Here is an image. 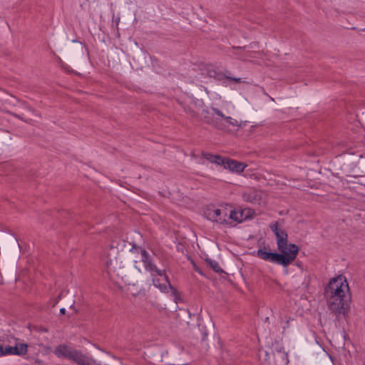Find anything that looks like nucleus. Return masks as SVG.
<instances>
[{
    "mask_svg": "<svg viewBox=\"0 0 365 365\" xmlns=\"http://www.w3.org/2000/svg\"><path fill=\"white\" fill-rule=\"evenodd\" d=\"M330 297L329 307L338 314L346 316L350 309L348 297L349 287L347 280L342 275L331 279L329 284Z\"/></svg>",
    "mask_w": 365,
    "mask_h": 365,
    "instance_id": "1",
    "label": "nucleus"
},
{
    "mask_svg": "<svg viewBox=\"0 0 365 365\" xmlns=\"http://www.w3.org/2000/svg\"><path fill=\"white\" fill-rule=\"evenodd\" d=\"M281 254L271 252L267 248L259 249L255 255L267 262L274 263L287 267L293 262L299 252L298 247L294 244H287V242L282 245V247H277Z\"/></svg>",
    "mask_w": 365,
    "mask_h": 365,
    "instance_id": "2",
    "label": "nucleus"
},
{
    "mask_svg": "<svg viewBox=\"0 0 365 365\" xmlns=\"http://www.w3.org/2000/svg\"><path fill=\"white\" fill-rule=\"evenodd\" d=\"M235 110V106L231 102H223L220 108L212 107L207 112L211 118L205 116L207 122L220 129L239 127V122L231 116Z\"/></svg>",
    "mask_w": 365,
    "mask_h": 365,
    "instance_id": "3",
    "label": "nucleus"
},
{
    "mask_svg": "<svg viewBox=\"0 0 365 365\" xmlns=\"http://www.w3.org/2000/svg\"><path fill=\"white\" fill-rule=\"evenodd\" d=\"M142 261L144 263L145 269L149 271L153 276V282L155 287L158 288L161 292H171L174 295L176 291L171 286L168 276L165 273V270L158 269L152 262V258L149 254L144 250L140 252Z\"/></svg>",
    "mask_w": 365,
    "mask_h": 365,
    "instance_id": "4",
    "label": "nucleus"
},
{
    "mask_svg": "<svg viewBox=\"0 0 365 365\" xmlns=\"http://www.w3.org/2000/svg\"><path fill=\"white\" fill-rule=\"evenodd\" d=\"M229 212H230V205L221 204L217 206L208 207L205 215L207 220L212 222L228 225Z\"/></svg>",
    "mask_w": 365,
    "mask_h": 365,
    "instance_id": "5",
    "label": "nucleus"
},
{
    "mask_svg": "<svg viewBox=\"0 0 365 365\" xmlns=\"http://www.w3.org/2000/svg\"><path fill=\"white\" fill-rule=\"evenodd\" d=\"M254 211L250 208L235 209L230 205V212L228 216V226H233L234 223H241L243 221L252 217Z\"/></svg>",
    "mask_w": 365,
    "mask_h": 365,
    "instance_id": "6",
    "label": "nucleus"
},
{
    "mask_svg": "<svg viewBox=\"0 0 365 365\" xmlns=\"http://www.w3.org/2000/svg\"><path fill=\"white\" fill-rule=\"evenodd\" d=\"M115 250L112 248L110 252L103 257V262L107 269V272L110 274L112 279H115V276L120 277V264L118 263L115 256Z\"/></svg>",
    "mask_w": 365,
    "mask_h": 365,
    "instance_id": "7",
    "label": "nucleus"
},
{
    "mask_svg": "<svg viewBox=\"0 0 365 365\" xmlns=\"http://www.w3.org/2000/svg\"><path fill=\"white\" fill-rule=\"evenodd\" d=\"M242 197L247 202L260 205L264 202L266 195L261 190L249 188L243 192Z\"/></svg>",
    "mask_w": 365,
    "mask_h": 365,
    "instance_id": "8",
    "label": "nucleus"
},
{
    "mask_svg": "<svg viewBox=\"0 0 365 365\" xmlns=\"http://www.w3.org/2000/svg\"><path fill=\"white\" fill-rule=\"evenodd\" d=\"M71 361L78 365H99L92 357L84 354L81 351L75 349Z\"/></svg>",
    "mask_w": 365,
    "mask_h": 365,
    "instance_id": "9",
    "label": "nucleus"
},
{
    "mask_svg": "<svg viewBox=\"0 0 365 365\" xmlns=\"http://www.w3.org/2000/svg\"><path fill=\"white\" fill-rule=\"evenodd\" d=\"M74 350L75 348L71 346L60 344L55 348L53 353L58 358L71 360Z\"/></svg>",
    "mask_w": 365,
    "mask_h": 365,
    "instance_id": "10",
    "label": "nucleus"
},
{
    "mask_svg": "<svg viewBox=\"0 0 365 365\" xmlns=\"http://www.w3.org/2000/svg\"><path fill=\"white\" fill-rule=\"evenodd\" d=\"M5 347L6 356H22L26 354L28 345L24 343H16L14 346H6Z\"/></svg>",
    "mask_w": 365,
    "mask_h": 365,
    "instance_id": "11",
    "label": "nucleus"
},
{
    "mask_svg": "<svg viewBox=\"0 0 365 365\" xmlns=\"http://www.w3.org/2000/svg\"><path fill=\"white\" fill-rule=\"evenodd\" d=\"M270 227L276 236L277 247H282V245L287 242V234L279 227L277 222L271 225Z\"/></svg>",
    "mask_w": 365,
    "mask_h": 365,
    "instance_id": "12",
    "label": "nucleus"
},
{
    "mask_svg": "<svg viewBox=\"0 0 365 365\" xmlns=\"http://www.w3.org/2000/svg\"><path fill=\"white\" fill-rule=\"evenodd\" d=\"M245 167L246 165H244L243 163L237 162L234 160L227 159V163L225 164L226 169H228L230 171L236 173H242L245 170Z\"/></svg>",
    "mask_w": 365,
    "mask_h": 365,
    "instance_id": "13",
    "label": "nucleus"
},
{
    "mask_svg": "<svg viewBox=\"0 0 365 365\" xmlns=\"http://www.w3.org/2000/svg\"><path fill=\"white\" fill-rule=\"evenodd\" d=\"M204 156L210 162L215 163L219 165H222L225 168V164L227 163V159L222 158L219 155H213L210 153H206L204 155Z\"/></svg>",
    "mask_w": 365,
    "mask_h": 365,
    "instance_id": "14",
    "label": "nucleus"
},
{
    "mask_svg": "<svg viewBox=\"0 0 365 365\" xmlns=\"http://www.w3.org/2000/svg\"><path fill=\"white\" fill-rule=\"evenodd\" d=\"M201 71L202 72V74L205 76L208 77H216V70L213 65L211 64H207L204 65L202 68H201Z\"/></svg>",
    "mask_w": 365,
    "mask_h": 365,
    "instance_id": "15",
    "label": "nucleus"
},
{
    "mask_svg": "<svg viewBox=\"0 0 365 365\" xmlns=\"http://www.w3.org/2000/svg\"><path fill=\"white\" fill-rule=\"evenodd\" d=\"M211 266L212 268L217 272L221 271V269L220 268L219 265L216 262H214L213 263H211Z\"/></svg>",
    "mask_w": 365,
    "mask_h": 365,
    "instance_id": "16",
    "label": "nucleus"
},
{
    "mask_svg": "<svg viewBox=\"0 0 365 365\" xmlns=\"http://www.w3.org/2000/svg\"><path fill=\"white\" fill-rule=\"evenodd\" d=\"M5 349H6L5 346H3L2 345H0V357L6 356Z\"/></svg>",
    "mask_w": 365,
    "mask_h": 365,
    "instance_id": "17",
    "label": "nucleus"
},
{
    "mask_svg": "<svg viewBox=\"0 0 365 365\" xmlns=\"http://www.w3.org/2000/svg\"><path fill=\"white\" fill-rule=\"evenodd\" d=\"M228 78H230V80L233 81L235 83L241 82V78H230V77H228Z\"/></svg>",
    "mask_w": 365,
    "mask_h": 365,
    "instance_id": "18",
    "label": "nucleus"
},
{
    "mask_svg": "<svg viewBox=\"0 0 365 365\" xmlns=\"http://www.w3.org/2000/svg\"><path fill=\"white\" fill-rule=\"evenodd\" d=\"M65 312H66L65 308H61V309H60V313H61V314H65Z\"/></svg>",
    "mask_w": 365,
    "mask_h": 365,
    "instance_id": "19",
    "label": "nucleus"
}]
</instances>
